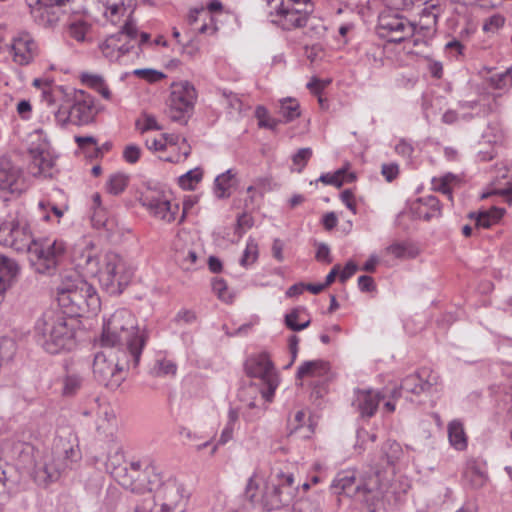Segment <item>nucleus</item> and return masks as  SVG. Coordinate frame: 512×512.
<instances>
[{
	"mask_svg": "<svg viewBox=\"0 0 512 512\" xmlns=\"http://www.w3.org/2000/svg\"><path fill=\"white\" fill-rule=\"evenodd\" d=\"M57 295L59 306L66 311L48 310L35 324L36 341L50 354L70 350L75 344L73 320H68L65 314L71 317L82 316L100 308L95 288L76 272L71 271L62 276Z\"/></svg>",
	"mask_w": 512,
	"mask_h": 512,
	"instance_id": "f257e3e1",
	"label": "nucleus"
},
{
	"mask_svg": "<svg viewBox=\"0 0 512 512\" xmlns=\"http://www.w3.org/2000/svg\"><path fill=\"white\" fill-rule=\"evenodd\" d=\"M77 261V266L98 275L100 284L111 295H120L134 276L133 268L119 254L106 252L99 258L92 243L81 251Z\"/></svg>",
	"mask_w": 512,
	"mask_h": 512,
	"instance_id": "f03ea898",
	"label": "nucleus"
},
{
	"mask_svg": "<svg viewBox=\"0 0 512 512\" xmlns=\"http://www.w3.org/2000/svg\"><path fill=\"white\" fill-rule=\"evenodd\" d=\"M149 338L145 327L140 328L134 314L125 308L116 310L104 322L101 335L102 347L124 348L132 358V364L137 367L143 348Z\"/></svg>",
	"mask_w": 512,
	"mask_h": 512,
	"instance_id": "7ed1b4c3",
	"label": "nucleus"
},
{
	"mask_svg": "<svg viewBox=\"0 0 512 512\" xmlns=\"http://www.w3.org/2000/svg\"><path fill=\"white\" fill-rule=\"evenodd\" d=\"M333 493L354 498L364 504L369 512H377L388 491L389 482L385 481L380 470L367 472L356 480L354 471H341L330 485Z\"/></svg>",
	"mask_w": 512,
	"mask_h": 512,
	"instance_id": "20e7f679",
	"label": "nucleus"
},
{
	"mask_svg": "<svg viewBox=\"0 0 512 512\" xmlns=\"http://www.w3.org/2000/svg\"><path fill=\"white\" fill-rule=\"evenodd\" d=\"M104 348L94 357L93 374L100 384L114 390L125 380V372L135 367L129 352L124 348Z\"/></svg>",
	"mask_w": 512,
	"mask_h": 512,
	"instance_id": "39448f33",
	"label": "nucleus"
},
{
	"mask_svg": "<svg viewBox=\"0 0 512 512\" xmlns=\"http://www.w3.org/2000/svg\"><path fill=\"white\" fill-rule=\"evenodd\" d=\"M246 374L258 380V383H252L248 391L259 392L261 399L265 402H271L274 393L279 384L278 374L273 362L267 353L252 355L244 364Z\"/></svg>",
	"mask_w": 512,
	"mask_h": 512,
	"instance_id": "423d86ee",
	"label": "nucleus"
},
{
	"mask_svg": "<svg viewBox=\"0 0 512 512\" xmlns=\"http://www.w3.org/2000/svg\"><path fill=\"white\" fill-rule=\"evenodd\" d=\"M66 252V245L61 240L34 241L29 248L30 261L36 272L51 274L55 271Z\"/></svg>",
	"mask_w": 512,
	"mask_h": 512,
	"instance_id": "0eeeda50",
	"label": "nucleus"
},
{
	"mask_svg": "<svg viewBox=\"0 0 512 512\" xmlns=\"http://www.w3.org/2000/svg\"><path fill=\"white\" fill-rule=\"evenodd\" d=\"M28 222L23 217H12L0 224V244L16 252H28L33 244Z\"/></svg>",
	"mask_w": 512,
	"mask_h": 512,
	"instance_id": "6e6552de",
	"label": "nucleus"
},
{
	"mask_svg": "<svg viewBox=\"0 0 512 512\" xmlns=\"http://www.w3.org/2000/svg\"><path fill=\"white\" fill-rule=\"evenodd\" d=\"M196 97V90L190 82L173 83L168 112L170 119L175 122L186 123L193 110Z\"/></svg>",
	"mask_w": 512,
	"mask_h": 512,
	"instance_id": "1a4fd4ad",
	"label": "nucleus"
},
{
	"mask_svg": "<svg viewBox=\"0 0 512 512\" xmlns=\"http://www.w3.org/2000/svg\"><path fill=\"white\" fill-rule=\"evenodd\" d=\"M94 116V99L82 90L75 92L74 102L70 107H60L55 112L56 120L62 124L70 121L75 125H86L92 122Z\"/></svg>",
	"mask_w": 512,
	"mask_h": 512,
	"instance_id": "9d476101",
	"label": "nucleus"
},
{
	"mask_svg": "<svg viewBox=\"0 0 512 512\" xmlns=\"http://www.w3.org/2000/svg\"><path fill=\"white\" fill-rule=\"evenodd\" d=\"M137 36L136 25L129 17L118 32L109 35L105 39L100 45V49L105 57L110 60H118L121 56L128 54L134 47L130 42L136 40Z\"/></svg>",
	"mask_w": 512,
	"mask_h": 512,
	"instance_id": "9b49d317",
	"label": "nucleus"
},
{
	"mask_svg": "<svg viewBox=\"0 0 512 512\" xmlns=\"http://www.w3.org/2000/svg\"><path fill=\"white\" fill-rule=\"evenodd\" d=\"M69 0H25L33 22L42 28H52L59 21V10Z\"/></svg>",
	"mask_w": 512,
	"mask_h": 512,
	"instance_id": "f8f14e48",
	"label": "nucleus"
},
{
	"mask_svg": "<svg viewBox=\"0 0 512 512\" xmlns=\"http://www.w3.org/2000/svg\"><path fill=\"white\" fill-rule=\"evenodd\" d=\"M438 377L431 375V372L423 368L411 375L406 376L398 388H394L391 391V397L397 399L402 397L403 394L421 395L430 391V389L437 385Z\"/></svg>",
	"mask_w": 512,
	"mask_h": 512,
	"instance_id": "ddd939ff",
	"label": "nucleus"
},
{
	"mask_svg": "<svg viewBox=\"0 0 512 512\" xmlns=\"http://www.w3.org/2000/svg\"><path fill=\"white\" fill-rule=\"evenodd\" d=\"M11 51L16 64L27 66L39 55V46L31 33L21 30L12 39Z\"/></svg>",
	"mask_w": 512,
	"mask_h": 512,
	"instance_id": "4468645a",
	"label": "nucleus"
},
{
	"mask_svg": "<svg viewBox=\"0 0 512 512\" xmlns=\"http://www.w3.org/2000/svg\"><path fill=\"white\" fill-rule=\"evenodd\" d=\"M140 203L155 217L167 222L175 220L178 205L173 207L170 201L159 191L150 190L143 193L140 197Z\"/></svg>",
	"mask_w": 512,
	"mask_h": 512,
	"instance_id": "2eb2a0df",
	"label": "nucleus"
},
{
	"mask_svg": "<svg viewBox=\"0 0 512 512\" xmlns=\"http://www.w3.org/2000/svg\"><path fill=\"white\" fill-rule=\"evenodd\" d=\"M0 190L11 194L23 191L21 170L6 157H0Z\"/></svg>",
	"mask_w": 512,
	"mask_h": 512,
	"instance_id": "dca6fc26",
	"label": "nucleus"
},
{
	"mask_svg": "<svg viewBox=\"0 0 512 512\" xmlns=\"http://www.w3.org/2000/svg\"><path fill=\"white\" fill-rule=\"evenodd\" d=\"M111 474L122 487L135 493H144L146 491L151 492L161 483V477L159 474H155V479L148 480L147 483H135L131 480L133 475L127 466H114Z\"/></svg>",
	"mask_w": 512,
	"mask_h": 512,
	"instance_id": "f3484780",
	"label": "nucleus"
},
{
	"mask_svg": "<svg viewBox=\"0 0 512 512\" xmlns=\"http://www.w3.org/2000/svg\"><path fill=\"white\" fill-rule=\"evenodd\" d=\"M311 12L312 10H297L293 6L279 5L276 11L278 19L273 22L279 24L284 30L301 28L307 24Z\"/></svg>",
	"mask_w": 512,
	"mask_h": 512,
	"instance_id": "a211bd4d",
	"label": "nucleus"
},
{
	"mask_svg": "<svg viewBox=\"0 0 512 512\" xmlns=\"http://www.w3.org/2000/svg\"><path fill=\"white\" fill-rule=\"evenodd\" d=\"M355 395L356 398L353 401V406H355L362 417H372L377 411L380 401L385 397L380 392L371 389H357Z\"/></svg>",
	"mask_w": 512,
	"mask_h": 512,
	"instance_id": "6ab92c4d",
	"label": "nucleus"
},
{
	"mask_svg": "<svg viewBox=\"0 0 512 512\" xmlns=\"http://www.w3.org/2000/svg\"><path fill=\"white\" fill-rule=\"evenodd\" d=\"M65 468L66 464L58 463L56 458H47L42 465L35 467L34 480L38 485L47 487L60 478Z\"/></svg>",
	"mask_w": 512,
	"mask_h": 512,
	"instance_id": "aec40b11",
	"label": "nucleus"
},
{
	"mask_svg": "<svg viewBox=\"0 0 512 512\" xmlns=\"http://www.w3.org/2000/svg\"><path fill=\"white\" fill-rule=\"evenodd\" d=\"M183 489L175 481H168L162 485L159 491L162 494L164 502L161 505V512H183L181 503L183 502Z\"/></svg>",
	"mask_w": 512,
	"mask_h": 512,
	"instance_id": "412c9836",
	"label": "nucleus"
},
{
	"mask_svg": "<svg viewBox=\"0 0 512 512\" xmlns=\"http://www.w3.org/2000/svg\"><path fill=\"white\" fill-rule=\"evenodd\" d=\"M19 271L16 261L0 253V303L3 302L6 291L16 281Z\"/></svg>",
	"mask_w": 512,
	"mask_h": 512,
	"instance_id": "4be33fe9",
	"label": "nucleus"
},
{
	"mask_svg": "<svg viewBox=\"0 0 512 512\" xmlns=\"http://www.w3.org/2000/svg\"><path fill=\"white\" fill-rule=\"evenodd\" d=\"M379 28L388 34H409L416 32V25L400 15H384L379 18Z\"/></svg>",
	"mask_w": 512,
	"mask_h": 512,
	"instance_id": "5701e85b",
	"label": "nucleus"
},
{
	"mask_svg": "<svg viewBox=\"0 0 512 512\" xmlns=\"http://www.w3.org/2000/svg\"><path fill=\"white\" fill-rule=\"evenodd\" d=\"M32 165L38 168L39 173H47L54 165V161L48 151V143L42 141L39 144H32L29 148Z\"/></svg>",
	"mask_w": 512,
	"mask_h": 512,
	"instance_id": "b1692460",
	"label": "nucleus"
},
{
	"mask_svg": "<svg viewBox=\"0 0 512 512\" xmlns=\"http://www.w3.org/2000/svg\"><path fill=\"white\" fill-rule=\"evenodd\" d=\"M32 165L38 168L39 173H47L54 165V161L48 151V143L42 141L39 144H32L29 148Z\"/></svg>",
	"mask_w": 512,
	"mask_h": 512,
	"instance_id": "393cba45",
	"label": "nucleus"
},
{
	"mask_svg": "<svg viewBox=\"0 0 512 512\" xmlns=\"http://www.w3.org/2000/svg\"><path fill=\"white\" fill-rule=\"evenodd\" d=\"M295 489L285 490L283 486L273 483L267 487L265 498L271 509H279L282 506L289 505L294 497Z\"/></svg>",
	"mask_w": 512,
	"mask_h": 512,
	"instance_id": "a878e982",
	"label": "nucleus"
},
{
	"mask_svg": "<svg viewBox=\"0 0 512 512\" xmlns=\"http://www.w3.org/2000/svg\"><path fill=\"white\" fill-rule=\"evenodd\" d=\"M415 215L424 219L425 221H430L433 218H438L441 216V204L437 197L435 196H427L418 199V205L413 208Z\"/></svg>",
	"mask_w": 512,
	"mask_h": 512,
	"instance_id": "bb28decb",
	"label": "nucleus"
},
{
	"mask_svg": "<svg viewBox=\"0 0 512 512\" xmlns=\"http://www.w3.org/2000/svg\"><path fill=\"white\" fill-rule=\"evenodd\" d=\"M330 370L329 363L318 359L312 361H305L297 371V378L304 379L307 377L326 379Z\"/></svg>",
	"mask_w": 512,
	"mask_h": 512,
	"instance_id": "cd10ccee",
	"label": "nucleus"
},
{
	"mask_svg": "<svg viewBox=\"0 0 512 512\" xmlns=\"http://www.w3.org/2000/svg\"><path fill=\"white\" fill-rule=\"evenodd\" d=\"M235 177L232 169L218 175L214 181V194L219 199L230 197L231 181Z\"/></svg>",
	"mask_w": 512,
	"mask_h": 512,
	"instance_id": "c85d7f7f",
	"label": "nucleus"
},
{
	"mask_svg": "<svg viewBox=\"0 0 512 512\" xmlns=\"http://www.w3.org/2000/svg\"><path fill=\"white\" fill-rule=\"evenodd\" d=\"M448 437L452 446L463 450L467 446V439L463 425L460 421L454 420L448 425Z\"/></svg>",
	"mask_w": 512,
	"mask_h": 512,
	"instance_id": "c756f323",
	"label": "nucleus"
},
{
	"mask_svg": "<svg viewBox=\"0 0 512 512\" xmlns=\"http://www.w3.org/2000/svg\"><path fill=\"white\" fill-rule=\"evenodd\" d=\"M503 208L492 207L487 211H480L476 216V227L490 228L496 224L504 215Z\"/></svg>",
	"mask_w": 512,
	"mask_h": 512,
	"instance_id": "7c9ffc66",
	"label": "nucleus"
},
{
	"mask_svg": "<svg viewBox=\"0 0 512 512\" xmlns=\"http://www.w3.org/2000/svg\"><path fill=\"white\" fill-rule=\"evenodd\" d=\"M278 113L284 118V122H291L300 116V105L296 99H282Z\"/></svg>",
	"mask_w": 512,
	"mask_h": 512,
	"instance_id": "2f4dec72",
	"label": "nucleus"
},
{
	"mask_svg": "<svg viewBox=\"0 0 512 512\" xmlns=\"http://www.w3.org/2000/svg\"><path fill=\"white\" fill-rule=\"evenodd\" d=\"M382 458L385 459L387 465H394L403 455L401 445L394 440H387L381 448Z\"/></svg>",
	"mask_w": 512,
	"mask_h": 512,
	"instance_id": "473e14b6",
	"label": "nucleus"
},
{
	"mask_svg": "<svg viewBox=\"0 0 512 512\" xmlns=\"http://www.w3.org/2000/svg\"><path fill=\"white\" fill-rule=\"evenodd\" d=\"M83 377L78 373L67 372L63 377L62 395L65 397H73L81 389Z\"/></svg>",
	"mask_w": 512,
	"mask_h": 512,
	"instance_id": "72a5a7b5",
	"label": "nucleus"
},
{
	"mask_svg": "<svg viewBox=\"0 0 512 512\" xmlns=\"http://www.w3.org/2000/svg\"><path fill=\"white\" fill-rule=\"evenodd\" d=\"M463 478L474 489L483 487L487 480L486 474L475 464H471L466 468Z\"/></svg>",
	"mask_w": 512,
	"mask_h": 512,
	"instance_id": "f704fd0d",
	"label": "nucleus"
},
{
	"mask_svg": "<svg viewBox=\"0 0 512 512\" xmlns=\"http://www.w3.org/2000/svg\"><path fill=\"white\" fill-rule=\"evenodd\" d=\"M82 82L90 88L97 91L101 96L106 99H111V91L106 85L104 79L99 75L83 74L81 78Z\"/></svg>",
	"mask_w": 512,
	"mask_h": 512,
	"instance_id": "c9c22d12",
	"label": "nucleus"
},
{
	"mask_svg": "<svg viewBox=\"0 0 512 512\" xmlns=\"http://www.w3.org/2000/svg\"><path fill=\"white\" fill-rule=\"evenodd\" d=\"M384 56V47L372 44L366 49L363 60L372 68H381L384 65Z\"/></svg>",
	"mask_w": 512,
	"mask_h": 512,
	"instance_id": "e433bc0d",
	"label": "nucleus"
},
{
	"mask_svg": "<svg viewBox=\"0 0 512 512\" xmlns=\"http://www.w3.org/2000/svg\"><path fill=\"white\" fill-rule=\"evenodd\" d=\"M128 182V176L122 173L113 174L107 182V191L112 195H119L126 189Z\"/></svg>",
	"mask_w": 512,
	"mask_h": 512,
	"instance_id": "4c0bfd02",
	"label": "nucleus"
},
{
	"mask_svg": "<svg viewBox=\"0 0 512 512\" xmlns=\"http://www.w3.org/2000/svg\"><path fill=\"white\" fill-rule=\"evenodd\" d=\"M255 116L258 119V125L261 128H267L274 131L277 126L282 123V120L270 117L268 110L263 106H258L256 108Z\"/></svg>",
	"mask_w": 512,
	"mask_h": 512,
	"instance_id": "58836bf2",
	"label": "nucleus"
},
{
	"mask_svg": "<svg viewBox=\"0 0 512 512\" xmlns=\"http://www.w3.org/2000/svg\"><path fill=\"white\" fill-rule=\"evenodd\" d=\"M202 177L201 169L195 168L180 176L178 182L184 190H193L195 185L202 180Z\"/></svg>",
	"mask_w": 512,
	"mask_h": 512,
	"instance_id": "ea45409f",
	"label": "nucleus"
},
{
	"mask_svg": "<svg viewBox=\"0 0 512 512\" xmlns=\"http://www.w3.org/2000/svg\"><path fill=\"white\" fill-rule=\"evenodd\" d=\"M53 454L55 455L58 463L66 464V468L70 463L76 460L78 455V451L73 448V446L69 445V443L64 444L62 449L59 450L58 446L55 448Z\"/></svg>",
	"mask_w": 512,
	"mask_h": 512,
	"instance_id": "a19ab883",
	"label": "nucleus"
},
{
	"mask_svg": "<svg viewBox=\"0 0 512 512\" xmlns=\"http://www.w3.org/2000/svg\"><path fill=\"white\" fill-rule=\"evenodd\" d=\"M177 371L176 364L168 359H159L155 362L151 373L154 376H167V375H175Z\"/></svg>",
	"mask_w": 512,
	"mask_h": 512,
	"instance_id": "79ce46f5",
	"label": "nucleus"
},
{
	"mask_svg": "<svg viewBox=\"0 0 512 512\" xmlns=\"http://www.w3.org/2000/svg\"><path fill=\"white\" fill-rule=\"evenodd\" d=\"M258 258V244L254 239H249L246 244L244 253L240 259L242 266H248L253 264Z\"/></svg>",
	"mask_w": 512,
	"mask_h": 512,
	"instance_id": "37998d69",
	"label": "nucleus"
},
{
	"mask_svg": "<svg viewBox=\"0 0 512 512\" xmlns=\"http://www.w3.org/2000/svg\"><path fill=\"white\" fill-rule=\"evenodd\" d=\"M489 81L495 89H504L508 87L512 82V68H508L502 73L492 75Z\"/></svg>",
	"mask_w": 512,
	"mask_h": 512,
	"instance_id": "c03bdc74",
	"label": "nucleus"
},
{
	"mask_svg": "<svg viewBox=\"0 0 512 512\" xmlns=\"http://www.w3.org/2000/svg\"><path fill=\"white\" fill-rule=\"evenodd\" d=\"M126 6L124 0L116 3L108 4L105 11V16L115 24L117 23L120 16H123L126 12Z\"/></svg>",
	"mask_w": 512,
	"mask_h": 512,
	"instance_id": "a18cd8bd",
	"label": "nucleus"
},
{
	"mask_svg": "<svg viewBox=\"0 0 512 512\" xmlns=\"http://www.w3.org/2000/svg\"><path fill=\"white\" fill-rule=\"evenodd\" d=\"M455 179V176L452 174H447L439 179H433V187L434 190L439 191L445 195H447L450 199H452V189L450 187V183Z\"/></svg>",
	"mask_w": 512,
	"mask_h": 512,
	"instance_id": "49530a36",
	"label": "nucleus"
},
{
	"mask_svg": "<svg viewBox=\"0 0 512 512\" xmlns=\"http://www.w3.org/2000/svg\"><path fill=\"white\" fill-rule=\"evenodd\" d=\"M346 172L343 169H339L334 173H326L322 174L318 181L327 184V185H334L337 188H340L344 183V176Z\"/></svg>",
	"mask_w": 512,
	"mask_h": 512,
	"instance_id": "de8ad7c7",
	"label": "nucleus"
},
{
	"mask_svg": "<svg viewBox=\"0 0 512 512\" xmlns=\"http://www.w3.org/2000/svg\"><path fill=\"white\" fill-rule=\"evenodd\" d=\"M313 152L311 148H301L292 157V161L295 165L299 166L297 171L300 173L307 165Z\"/></svg>",
	"mask_w": 512,
	"mask_h": 512,
	"instance_id": "09e8293b",
	"label": "nucleus"
},
{
	"mask_svg": "<svg viewBox=\"0 0 512 512\" xmlns=\"http://www.w3.org/2000/svg\"><path fill=\"white\" fill-rule=\"evenodd\" d=\"M307 310L303 306L293 308L289 313L285 315V325L288 329L295 332L298 324L297 320L301 318L302 313H306Z\"/></svg>",
	"mask_w": 512,
	"mask_h": 512,
	"instance_id": "8fccbe9b",
	"label": "nucleus"
},
{
	"mask_svg": "<svg viewBox=\"0 0 512 512\" xmlns=\"http://www.w3.org/2000/svg\"><path fill=\"white\" fill-rule=\"evenodd\" d=\"M133 74L141 79L147 80L150 83L158 82L165 77V75L154 69H136Z\"/></svg>",
	"mask_w": 512,
	"mask_h": 512,
	"instance_id": "3c124183",
	"label": "nucleus"
},
{
	"mask_svg": "<svg viewBox=\"0 0 512 512\" xmlns=\"http://www.w3.org/2000/svg\"><path fill=\"white\" fill-rule=\"evenodd\" d=\"M75 142L78 147L89 157V154L94 151L97 144V139L93 136H75Z\"/></svg>",
	"mask_w": 512,
	"mask_h": 512,
	"instance_id": "603ef678",
	"label": "nucleus"
},
{
	"mask_svg": "<svg viewBox=\"0 0 512 512\" xmlns=\"http://www.w3.org/2000/svg\"><path fill=\"white\" fill-rule=\"evenodd\" d=\"M436 8V5H431L430 7H426L421 11V20H425V24L421 26V29H430L431 25H436L438 18V15L434 13Z\"/></svg>",
	"mask_w": 512,
	"mask_h": 512,
	"instance_id": "864d4df0",
	"label": "nucleus"
},
{
	"mask_svg": "<svg viewBox=\"0 0 512 512\" xmlns=\"http://www.w3.org/2000/svg\"><path fill=\"white\" fill-rule=\"evenodd\" d=\"M141 156V148L135 144L125 146L123 150V159L129 164L138 162Z\"/></svg>",
	"mask_w": 512,
	"mask_h": 512,
	"instance_id": "5fc2aeb1",
	"label": "nucleus"
},
{
	"mask_svg": "<svg viewBox=\"0 0 512 512\" xmlns=\"http://www.w3.org/2000/svg\"><path fill=\"white\" fill-rule=\"evenodd\" d=\"M381 173L388 182H392L399 174V166L396 163L383 164Z\"/></svg>",
	"mask_w": 512,
	"mask_h": 512,
	"instance_id": "6e6d98bb",
	"label": "nucleus"
},
{
	"mask_svg": "<svg viewBox=\"0 0 512 512\" xmlns=\"http://www.w3.org/2000/svg\"><path fill=\"white\" fill-rule=\"evenodd\" d=\"M376 439H377V435L375 433H369L368 431H366L364 429H359L357 431L356 446L359 447V448L365 449L364 444L367 441L375 442Z\"/></svg>",
	"mask_w": 512,
	"mask_h": 512,
	"instance_id": "4d7b16f0",
	"label": "nucleus"
},
{
	"mask_svg": "<svg viewBox=\"0 0 512 512\" xmlns=\"http://www.w3.org/2000/svg\"><path fill=\"white\" fill-rule=\"evenodd\" d=\"M340 198L345 206L353 213H357L356 203L354 201V194L350 189H345L341 192Z\"/></svg>",
	"mask_w": 512,
	"mask_h": 512,
	"instance_id": "13d9d810",
	"label": "nucleus"
},
{
	"mask_svg": "<svg viewBox=\"0 0 512 512\" xmlns=\"http://www.w3.org/2000/svg\"><path fill=\"white\" fill-rule=\"evenodd\" d=\"M358 270V266L353 261H348L343 268V270H340L339 280L340 282L344 283L346 282L350 277H352L356 271Z\"/></svg>",
	"mask_w": 512,
	"mask_h": 512,
	"instance_id": "bf43d9fd",
	"label": "nucleus"
},
{
	"mask_svg": "<svg viewBox=\"0 0 512 512\" xmlns=\"http://www.w3.org/2000/svg\"><path fill=\"white\" fill-rule=\"evenodd\" d=\"M315 258L318 261L325 262V263H331L333 261L331 255H330V248L325 243L318 244L317 252L315 255Z\"/></svg>",
	"mask_w": 512,
	"mask_h": 512,
	"instance_id": "052dcab7",
	"label": "nucleus"
},
{
	"mask_svg": "<svg viewBox=\"0 0 512 512\" xmlns=\"http://www.w3.org/2000/svg\"><path fill=\"white\" fill-rule=\"evenodd\" d=\"M212 289L218 295V297L222 300H227L226 290L227 284L226 281L222 278H214L212 282Z\"/></svg>",
	"mask_w": 512,
	"mask_h": 512,
	"instance_id": "680f3d73",
	"label": "nucleus"
},
{
	"mask_svg": "<svg viewBox=\"0 0 512 512\" xmlns=\"http://www.w3.org/2000/svg\"><path fill=\"white\" fill-rule=\"evenodd\" d=\"M141 468H142V462H140V461L130 463L129 469L131 470L132 473H137V475H142V474L149 475L150 473L155 472V466L152 462H149L145 466V469L143 472L141 471Z\"/></svg>",
	"mask_w": 512,
	"mask_h": 512,
	"instance_id": "e2e57ef3",
	"label": "nucleus"
},
{
	"mask_svg": "<svg viewBox=\"0 0 512 512\" xmlns=\"http://www.w3.org/2000/svg\"><path fill=\"white\" fill-rule=\"evenodd\" d=\"M395 151L398 155L410 158L411 155L414 152L413 146L407 142L406 140L402 139L399 141V143L395 146Z\"/></svg>",
	"mask_w": 512,
	"mask_h": 512,
	"instance_id": "0e129e2a",
	"label": "nucleus"
},
{
	"mask_svg": "<svg viewBox=\"0 0 512 512\" xmlns=\"http://www.w3.org/2000/svg\"><path fill=\"white\" fill-rule=\"evenodd\" d=\"M196 321V314L191 310H180L175 316V322L191 324Z\"/></svg>",
	"mask_w": 512,
	"mask_h": 512,
	"instance_id": "69168bd1",
	"label": "nucleus"
},
{
	"mask_svg": "<svg viewBox=\"0 0 512 512\" xmlns=\"http://www.w3.org/2000/svg\"><path fill=\"white\" fill-rule=\"evenodd\" d=\"M504 21V17L500 15H493L485 22L483 29L485 31H492L494 29H498L499 27L504 25Z\"/></svg>",
	"mask_w": 512,
	"mask_h": 512,
	"instance_id": "338daca9",
	"label": "nucleus"
},
{
	"mask_svg": "<svg viewBox=\"0 0 512 512\" xmlns=\"http://www.w3.org/2000/svg\"><path fill=\"white\" fill-rule=\"evenodd\" d=\"M358 286L362 292H371L375 289L373 278L367 275H362L358 278Z\"/></svg>",
	"mask_w": 512,
	"mask_h": 512,
	"instance_id": "774afa93",
	"label": "nucleus"
}]
</instances>
